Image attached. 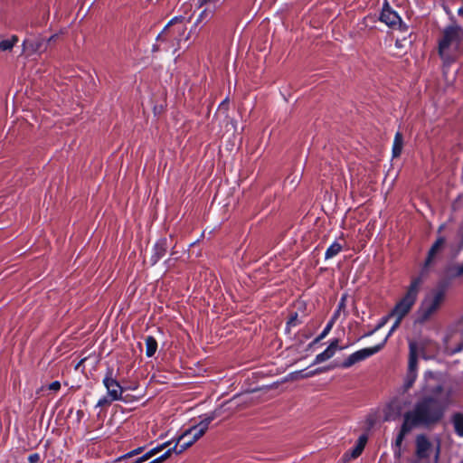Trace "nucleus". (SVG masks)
Returning a JSON list of instances; mask_svg holds the SVG:
<instances>
[{"label": "nucleus", "instance_id": "obj_38", "mask_svg": "<svg viewBox=\"0 0 463 463\" xmlns=\"http://www.w3.org/2000/svg\"><path fill=\"white\" fill-rule=\"evenodd\" d=\"M391 419H392L391 415H390L388 412H386V413H385V420H391Z\"/></svg>", "mask_w": 463, "mask_h": 463}, {"label": "nucleus", "instance_id": "obj_22", "mask_svg": "<svg viewBox=\"0 0 463 463\" xmlns=\"http://www.w3.org/2000/svg\"><path fill=\"white\" fill-rule=\"evenodd\" d=\"M17 42L18 37L15 35H13L11 38L8 39L2 40L0 42V51H10Z\"/></svg>", "mask_w": 463, "mask_h": 463}, {"label": "nucleus", "instance_id": "obj_7", "mask_svg": "<svg viewBox=\"0 0 463 463\" xmlns=\"http://www.w3.org/2000/svg\"><path fill=\"white\" fill-rule=\"evenodd\" d=\"M383 346V344L377 345L373 347L364 348L361 350H358L352 354H350L341 364V367L343 368H349L355 364L356 363H359L361 361L365 360L366 358L373 355L374 354L378 353Z\"/></svg>", "mask_w": 463, "mask_h": 463}, {"label": "nucleus", "instance_id": "obj_15", "mask_svg": "<svg viewBox=\"0 0 463 463\" xmlns=\"http://www.w3.org/2000/svg\"><path fill=\"white\" fill-rule=\"evenodd\" d=\"M409 347H410V355H409L408 372L417 373L418 354H417L416 344L411 342L409 345Z\"/></svg>", "mask_w": 463, "mask_h": 463}, {"label": "nucleus", "instance_id": "obj_12", "mask_svg": "<svg viewBox=\"0 0 463 463\" xmlns=\"http://www.w3.org/2000/svg\"><path fill=\"white\" fill-rule=\"evenodd\" d=\"M444 243H445V239L443 237H439L437 239V241L431 246V248L429 250L428 257L423 265V272L426 271L428 269V268L431 265L434 257L443 247Z\"/></svg>", "mask_w": 463, "mask_h": 463}, {"label": "nucleus", "instance_id": "obj_14", "mask_svg": "<svg viewBox=\"0 0 463 463\" xmlns=\"http://www.w3.org/2000/svg\"><path fill=\"white\" fill-rule=\"evenodd\" d=\"M445 275L449 280L463 278V261L449 265L445 270Z\"/></svg>", "mask_w": 463, "mask_h": 463}, {"label": "nucleus", "instance_id": "obj_36", "mask_svg": "<svg viewBox=\"0 0 463 463\" xmlns=\"http://www.w3.org/2000/svg\"><path fill=\"white\" fill-rule=\"evenodd\" d=\"M143 462H145V460H141V457H139L137 459H135L133 462H129V463H143Z\"/></svg>", "mask_w": 463, "mask_h": 463}, {"label": "nucleus", "instance_id": "obj_13", "mask_svg": "<svg viewBox=\"0 0 463 463\" xmlns=\"http://www.w3.org/2000/svg\"><path fill=\"white\" fill-rule=\"evenodd\" d=\"M449 421L453 426L455 434L459 438H463V412L457 411L452 413Z\"/></svg>", "mask_w": 463, "mask_h": 463}, {"label": "nucleus", "instance_id": "obj_2", "mask_svg": "<svg viewBox=\"0 0 463 463\" xmlns=\"http://www.w3.org/2000/svg\"><path fill=\"white\" fill-rule=\"evenodd\" d=\"M463 53V29L450 24L442 31L439 40V54L446 65H450Z\"/></svg>", "mask_w": 463, "mask_h": 463}, {"label": "nucleus", "instance_id": "obj_10", "mask_svg": "<svg viewBox=\"0 0 463 463\" xmlns=\"http://www.w3.org/2000/svg\"><path fill=\"white\" fill-rule=\"evenodd\" d=\"M167 248L168 245L166 238H161L156 242L153 248V254L151 256L152 265H155L163 256H165Z\"/></svg>", "mask_w": 463, "mask_h": 463}, {"label": "nucleus", "instance_id": "obj_23", "mask_svg": "<svg viewBox=\"0 0 463 463\" xmlns=\"http://www.w3.org/2000/svg\"><path fill=\"white\" fill-rule=\"evenodd\" d=\"M416 378H417V373L407 372L404 384H403L404 391H408L409 389H411L412 387L414 382L416 381Z\"/></svg>", "mask_w": 463, "mask_h": 463}, {"label": "nucleus", "instance_id": "obj_29", "mask_svg": "<svg viewBox=\"0 0 463 463\" xmlns=\"http://www.w3.org/2000/svg\"><path fill=\"white\" fill-rule=\"evenodd\" d=\"M391 317V316H390V314H389L388 316H386V317H383L379 321V323L376 325V326H375V330H380L382 327H383V326L386 325V323H387V321H388V319H389V317Z\"/></svg>", "mask_w": 463, "mask_h": 463}, {"label": "nucleus", "instance_id": "obj_20", "mask_svg": "<svg viewBox=\"0 0 463 463\" xmlns=\"http://www.w3.org/2000/svg\"><path fill=\"white\" fill-rule=\"evenodd\" d=\"M338 316V311H336L333 317L329 320V322L327 323V325L325 326V328L323 329V331L321 332V334L315 339V343H317L319 342L320 340H322L323 338H325L328 334L329 332L331 331L335 322V319Z\"/></svg>", "mask_w": 463, "mask_h": 463}, {"label": "nucleus", "instance_id": "obj_32", "mask_svg": "<svg viewBox=\"0 0 463 463\" xmlns=\"http://www.w3.org/2000/svg\"><path fill=\"white\" fill-rule=\"evenodd\" d=\"M354 458H351L350 457V451H347L344 454L343 458H342V460L344 461V463L345 462H348L349 460L353 459Z\"/></svg>", "mask_w": 463, "mask_h": 463}, {"label": "nucleus", "instance_id": "obj_17", "mask_svg": "<svg viewBox=\"0 0 463 463\" xmlns=\"http://www.w3.org/2000/svg\"><path fill=\"white\" fill-rule=\"evenodd\" d=\"M403 146V137L400 132H397L394 137L392 145V156L398 157L402 154Z\"/></svg>", "mask_w": 463, "mask_h": 463}, {"label": "nucleus", "instance_id": "obj_41", "mask_svg": "<svg viewBox=\"0 0 463 463\" xmlns=\"http://www.w3.org/2000/svg\"><path fill=\"white\" fill-rule=\"evenodd\" d=\"M224 105H225V101H223L222 103H221V105H220V109H221L222 107H223Z\"/></svg>", "mask_w": 463, "mask_h": 463}, {"label": "nucleus", "instance_id": "obj_40", "mask_svg": "<svg viewBox=\"0 0 463 463\" xmlns=\"http://www.w3.org/2000/svg\"><path fill=\"white\" fill-rule=\"evenodd\" d=\"M213 0H202V2L205 5L211 4Z\"/></svg>", "mask_w": 463, "mask_h": 463}, {"label": "nucleus", "instance_id": "obj_25", "mask_svg": "<svg viewBox=\"0 0 463 463\" xmlns=\"http://www.w3.org/2000/svg\"><path fill=\"white\" fill-rule=\"evenodd\" d=\"M213 13V9L207 7L205 8L198 16L196 24L202 23L203 21H208L212 18Z\"/></svg>", "mask_w": 463, "mask_h": 463}, {"label": "nucleus", "instance_id": "obj_21", "mask_svg": "<svg viewBox=\"0 0 463 463\" xmlns=\"http://www.w3.org/2000/svg\"><path fill=\"white\" fill-rule=\"evenodd\" d=\"M342 249H343V247L339 242H337V241L333 242L326 250V253H325L326 260L334 258L342 250Z\"/></svg>", "mask_w": 463, "mask_h": 463}, {"label": "nucleus", "instance_id": "obj_16", "mask_svg": "<svg viewBox=\"0 0 463 463\" xmlns=\"http://www.w3.org/2000/svg\"><path fill=\"white\" fill-rule=\"evenodd\" d=\"M43 44V40L25 39L23 43V47L24 52H36L42 50Z\"/></svg>", "mask_w": 463, "mask_h": 463}, {"label": "nucleus", "instance_id": "obj_24", "mask_svg": "<svg viewBox=\"0 0 463 463\" xmlns=\"http://www.w3.org/2000/svg\"><path fill=\"white\" fill-rule=\"evenodd\" d=\"M166 445H167V443H164V444H162L160 446H157V447L150 449L146 454L141 456V460H145L146 461V460L149 459L150 458H152L153 456H155L156 454L160 452Z\"/></svg>", "mask_w": 463, "mask_h": 463}, {"label": "nucleus", "instance_id": "obj_11", "mask_svg": "<svg viewBox=\"0 0 463 463\" xmlns=\"http://www.w3.org/2000/svg\"><path fill=\"white\" fill-rule=\"evenodd\" d=\"M337 348H338V340L335 339L331 342V344L328 345V347L324 352L318 354L315 357L313 364H320V363L329 360L331 357L334 356Z\"/></svg>", "mask_w": 463, "mask_h": 463}, {"label": "nucleus", "instance_id": "obj_34", "mask_svg": "<svg viewBox=\"0 0 463 463\" xmlns=\"http://www.w3.org/2000/svg\"><path fill=\"white\" fill-rule=\"evenodd\" d=\"M321 372L320 369H317V370H315V371H312V372H309L307 373L305 377H311V376H314L315 374H317V373Z\"/></svg>", "mask_w": 463, "mask_h": 463}, {"label": "nucleus", "instance_id": "obj_28", "mask_svg": "<svg viewBox=\"0 0 463 463\" xmlns=\"http://www.w3.org/2000/svg\"><path fill=\"white\" fill-rule=\"evenodd\" d=\"M111 400L109 397H102L97 402V407H105L109 406L111 403Z\"/></svg>", "mask_w": 463, "mask_h": 463}, {"label": "nucleus", "instance_id": "obj_33", "mask_svg": "<svg viewBox=\"0 0 463 463\" xmlns=\"http://www.w3.org/2000/svg\"><path fill=\"white\" fill-rule=\"evenodd\" d=\"M297 320H298L297 316L290 318L289 321L288 322V326H295L297 325Z\"/></svg>", "mask_w": 463, "mask_h": 463}, {"label": "nucleus", "instance_id": "obj_9", "mask_svg": "<svg viewBox=\"0 0 463 463\" xmlns=\"http://www.w3.org/2000/svg\"><path fill=\"white\" fill-rule=\"evenodd\" d=\"M381 21L388 26L402 29L403 24L398 14L390 8H383L381 14Z\"/></svg>", "mask_w": 463, "mask_h": 463}, {"label": "nucleus", "instance_id": "obj_37", "mask_svg": "<svg viewBox=\"0 0 463 463\" xmlns=\"http://www.w3.org/2000/svg\"><path fill=\"white\" fill-rule=\"evenodd\" d=\"M344 301H345V298H342L341 302L339 303V307L337 310L338 312H339L340 308L344 306Z\"/></svg>", "mask_w": 463, "mask_h": 463}, {"label": "nucleus", "instance_id": "obj_39", "mask_svg": "<svg viewBox=\"0 0 463 463\" xmlns=\"http://www.w3.org/2000/svg\"><path fill=\"white\" fill-rule=\"evenodd\" d=\"M458 14L461 16H463V7L459 8L458 11Z\"/></svg>", "mask_w": 463, "mask_h": 463}, {"label": "nucleus", "instance_id": "obj_8", "mask_svg": "<svg viewBox=\"0 0 463 463\" xmlns=\"http://www.w3.org/2000/svg\"><path fill=\"white\" fill-rule=\"evenodd\" d=\"M445 350L448 354H453L460 352L463 349V336L461 333V326H458V329L449 335H448L444 340Z\"/></svg>", "mask_w": 463, "mask_h": 463}, {"label": "nucleus", "instance_id": "obj_27", "mask_svg": "<svg viewBox=\"0 0 463 463\" xmlns=\"http://www.w3.org/2000/svg\"><path fill=\"white\" fill-rule=\"evenodd\" d=\"M402 320V318H395V322H394V324H393V325H392V326L391 327V329H390V331H389L388 335H386V337L383 339V343H382V344H383V345H384V344L386 343V341H387L388 337H389L390 335H392V333H393V332H394V331H395V330L400 326V324H401Z\"/></svg>", "mask_w": 463, "mask_h": 463}, {"label": "nucleus", "instance_id": "obj_19", "mask_svg": "<svg viewBox=\"0 0 463 463\" xmlns=\"http://www.w3.org/2000/svg\"><path fill=\"white\" fill-rule=\"evenodd\" d=\"M366 440H367V439L365 436H361L358 439V441H357L355 447L352 450H350L351 458H358L362 454V452L364 449Z\"/></svg>", "mask_w": 463, "mask_h": 463}, {"label": "nucleus", "instance_id": "obj_6", "mask_svg": "<svg viewBox=\"0 0 463 463\" xmlns=\"http://www.w3.org/2000/svg\"><path fill=\"white\" fill-rule=\"evenodd\" d=\"M105 388L107 389L108 396L111 401H121L123 394V388L119 383L114 378L113 369L108 368L106 374L102 381Z\"/></svg>", "mask_w": 463, "mask_h": 463}, {"label": "nucleus", "instance_id": "obj_5", "mask_svg": "<svg viewBox=\"0 0 463 463\" xmlns=\"http://www.w3.org/2000/svg\"><path fill=\"white\" fill-rule=\"evenodd\" d=\"M421 282L422 279L420 277L411 279L405 295L397 302L390 316L403 319L410 313L417 300Z\"/></svg>", "mask_w": 463, "mask_h": 463}, {"label": "nucleus", "instance_id": "obj_26", "mask_svg": "<svg viewBox=\"0 0 463 463\" xmlns=\"http://www.w3.org/2000/svg\"><path fill=\"white\" fill-rule=\"evenodd\" d=\"M142 451L143 448H137L118 458L116 461H126L127 459L131 458L134 456L139 455Z\"/></svg>", "mask_w": 463, "mask_h": 463}, {"label": "nucleus", "instance_id": "obj_31", "mask_svg": "<svg viewBox=\"0 0 463 463\" xmlns=\"http://www.w3.org/2000/svg\"><path fill=\"white\" fill-rule=\"evenodd\" d=\"M61 388V383L60 382L58 381H55V382H52V383L49 384L48 386V389L51 390V391H54V392H57L59 391Z\"/></svg>", "mask_w": 463, "mask_h": 463}, {"label": "nucleus", "instance_id": "obj_3", "mask_svg": "<svg viewBox=\"0 0 463 463\" xmlns=\"http://www.w3.org/2000/svg\"><path fill=\"white\" fill-rule=\"evenodd\" d=\"M447 289L448 283L440 281L424 296L417 311L416 323L427 322L439 311L446 299Z\"/></svg>", "mask_w": 463, "mask_h": 463}, {"label": "nucleus", "instance_id": "obj_18", "mask_svg": "<svg viewBox=\"0 0 463 463\" xmlns=\"http://www.w3.org/2000/svg\"><path fill=\"white\" fill-rule=\"evenodd\" d=\"M145 344H146V355L147 357H152L157 350L156 340L153 336L149 335V336L146 337Z\"/></svg>", "mask_w": 463, "mask_h": 463}, {"label": "nucleus", "instance_id": "obj_4", "mask_svg": "<svg viewBox=\"0 0 463 463\" xmlns=\"http://www.w3.org/2000/svg\"><path fill=\"white\" fill-rule=\"evenodd\" d=\"M187 23L186 18L182 15L172 18L158 34L157 41L169 43L176 51L180 42L188 39L185 35Z\"/></svg>", "mask_w": 463, "mask_h": 463}, {"label": "nucleus", "instance_id": "obj_35", "mask_svg": "<svg viewBox=\"0 0 463 463\" xmlns=\"http://www.w3.org/2000/svg\"><path fill=\"white\" fill-rule=\"evenodd\" d=\"M377 330H375V327L372 330V331H369L368 333H366L364 335V336H370L372 335H373Z\"/></svg>", "mask_w": 463, "mask_h": 463}, {"label": "nucleus", "instance_id": "obj_1", "mask_svg": "<svg viewBox=\"0 0 463 463\" xmlns=\"http://www.w3.org/2000/svg\"><path fill=\"white\" fill-rule=\"evenodd\" d=\"M422 394L413 408L403 414L402 423L392 444L395 458L402 457L406 436L419 427L430 428L439 423L453 402L452 388L441 383L432 373H425Z\"/></svg>", "mask_w": 463, "mask_h": 463}, {"label": "nucleus", "instance_id": "obj_30", "mask_svg": "<svg viewBox=\"0 0 463 463\" xmlns=\"http://www.w3.org/2000/svg\"><path fill=\"white\" fill-rule=\"evenodd\" d=\"M41 458L38 453H33L29 455L28 461L29 463H38L40 461Z\"/></svg>", "mask_w": 463, "mask_h": 463}]
</instances>
